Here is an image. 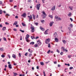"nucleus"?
<instances>
[{"label": "nucleus", "instance_id": "f257e3e1", "mask_svg": "<svg viewBox=\"0 0 76 76\" xmlns=\"http://www.w3.org/2000/svg\"><path fill=\"white\" fill-rule=\"evenodd\" d=\"M29 37V35L27 34L26 35V37L25 38V39L26 41L28 42H29V40H28V38Z\"/></svg>", "mask_w": 76, "mask_h": 76}, {"label": "nucleus", "instance_id": "f03ea898", "mask_svg": "<svg viewBox=\"0 0 76 76\" xmlns=\"http://www.w3.org/2000/svg\"><path fill=\"white\" fill-rule=\"evenodd\" d=\"M37 43L39 45H41V44H42L40 40H39L37 41Z\"/></svg>", "mask_w": 76, "mask_h": 76}, {"label": "nucleus", "instance_id": "7ed1b4c3", "mask_svg": "<svg viewBox=\"0 0 76 76\" xmlns=\"http://www.w3.org/2000/svg\"><path fill=\"white\" fill-rule=\"evenodd\" d=\"M53 36L54 38H57V37H58V35H57V32H55L53 35Z\"/></svg>", "mask_w": 76, "mask_h": 76}, {"label": "nucleus", "instance_id": "20e7f679", "mask_svg": "<svg viewBox=\"0 0 76 76\" xmlns=\"http://www.w3.org/2000/svg\"><path fill=\"white\" fill-rule=\"evenodd\" d=\"M50 39H47L46 40V41H45L46 44H47L48 43V42H50Z\"/></svg>", "mask_w": 76, "mask_h": 76}, {"label": "nucleus", "instance_id": "39448f33", "mask_svg": "<svg viewBox=\"0 0 76 76\" xmlns=\"http://www.w3.org/2000/svg\"><path fill=\"white\" fill-rule=\"evenodd\" d=\"M28 19H29V22H30V21H31V19H32V15H30V16H28Z\"/></svg>", "mask_w": 76, "mask_h": 76}, {"label": "nucleus", "instance_id": "423d86ee", "mask_svg": "<svg viewBox=\"0 0 76 76\" xmlns=\"http://www.w3.org/2000/svg\"><path fill=\"white\" fill-rule=\"evenodd\" d=\"M40 5H41V4H38L37 5V9L38 10H39V7H40Z\"/></svg>", "mask_w": 76, "mask_h": 76}, {"label": "nucleus", "instance_id": "0eeeda50", "mask_svg": "<svg viewBox=\"0 0 76 76\" xmlns=\"http://www.w3.org/2000/svg\"><path fill=\"white\" fill-rule=\"evenodd\" d=\"M40 45H39L38 43L34 45V47L36 48V47H38Z\"/></svg>", "mask_w": 76, "mask_h": 76}, {"label": "nucleus", "instance_id": "6e6552de", "mask_svg": "<svg viewBox=\"0 0 76 76\" xmlns=\"http://www.w3.org/2000/svg\"><path fill=\"white\" fill-rule=\"evenodd\" d=\"M26 13H25L23 14V15H21V16L23 17L24 18H26Z\"/></svg>", "mask_w": 76, "mask_h": 76}, {"label": "nucleus", "instance_id": "1a4fd4ad", "mask_svg": "<svg viewBox=\"0 0 76 76\" xmlns=\"http://www.w3.org/2000/svg\"><path fill=\"white\" fill-rule=\"evenodd\" d=\"M55 42H58V39L57 38H55Z\"/></svg>", "mask_w": 76, "mask_h": 76}, {"label": "nucleus", "instance_id": "9d476101", "mask_svg": "<svg viewBox=\"0 0 76 76\" xmlns=\"http://www.w3.org/2000/svg\"><path fill=\"white\" fill-rule=\"evenodd\" d=\"M28 51H29V53H31L33 52V50L30 49H29L28 50Z\"/></svg>", "mask_w": 76, "mask_h": 76}, {"label": "nucleus", "instance_id": "9b49d317", "mask_svg": "<svg viewBox=\"0 0 76 76\" xmlns=\"http://www.w3.org/2000/svg\"><path fill=\"white\" fill-rule=\"evenodd\" d=\"M40 29L42 31H45L44 28H42L41 26H40Z\"/></svg>", "mask_w": 76, "mask_h": 76}, {"label": "nucleus", "instance_id": "f8f14e48", "mask_svg": "<svg viewBox=\"0 0 76 76\" xmlns=\"http://www.w3.org/2000/svg\"><path fill=\"white\" fill-rule=\"evenodd\" d=\"M8 67L9 69H12V65L10 64L8 65Z\"/></svg>", "mask_w": 76, "mask_h": 76}, {"label": "nucleus", "instance_id": "ddd939ff", "mask_svg": "<svg viewBox=\"0 0 76 76\" xmlns=\"http://www.w3.org/2000/svg\"><path fill=\"white\" fill-rule=\"evenodd\" d=\"M53 23H54V22H51L50 24V26H52Z\"/></svg>", "mask_w": 76, "mask_h": 76}, {"label": "nucleus", "instance_id": "4468645a", "mask_svg": "<svg viewBox=\"0 0 76 76\" xmlns=\"http://www.w3.org/2000/svg\"><path fill=\"white\" fill-rule=\"evenodd\" d=\"M48 29H47L44 32V34L46 35L47 34H48V33H48Z\"/></svg>", "mask_w": 76, "mask_h": 76}, {"label": "nucleus", "instance_id": "2eb2a0df", "mask_svg": "<svg viewBox=\"0 0 76 76\" xmlns=\"http://www.w3.org/2000/svg\"><path fill=\"white\" fill-rule=\"evenodd\" d=\"M55 6H54L51 9V10H55Z\"/></svg>", "mask_w": 76, "mask_h": 76}, {"label": "nucleus", "instance_id": "dca6fc26", "mask_svg": "<svg viewBox=\"0 0 76 76\" xmlns=\"http://www.w3.org/2000/svg\"><path fill=\"white\" fill-rule=\"evenodd\" d=\"M32 16L33 18V19H34V20H35V18H36L35 15L34 14H32Z\"/></svg>", "mask_w": 76, "mask_h": 76}, {"label": "nucleus", "instance_id": "f3484780", "mask_svg": "<svg viewBox=\"0 0 76 76\" xmlns=\"http://www.w3.org/2000/svg\"><path fill=\"white\" fill-rule=\"evenodd\" d=\"M61 50H63V51H65V48L64 47H62L61 48Z\"/></svg>", "mask_w": 76, "mask_h": 76}, {"label": "nucleus", "instance_id": "a211bd4d", "mask_svg": "<svg viewBox=\"0 0 76 76\" xmlns=\"http://www.w3.org/2000/svg\"><path fill=\"white\" fill-rule=\"evenodd\" d=\"M12 57H13V58H16V55H15L14 54H13L12 55Z\"/></svg>", "mask_w": 76, "mask_h": 76}, {"label": "nucleus", "instance_id": "6ab92c4d", "mask_svg": "<svg viewBox=\"0 0 76 76\" xmlns=\"http://www.w3.org/2000/svg\"><path fill=\"white\" fill-rule=\"evenodd\" d=\"M6 29V27H4L2 28V30L3 31H5Z\"/></svg>", "mask_w": 76, "mask_h": 76}, {"label": "nucleus", "instance_id": "aec40b11", "mask_svg": "<svg viewBox=\"0 0 76 76\" xmlns=\"http://www.w3.org/2000/svg\"><path fill=\"white\" fill-rule=\"evenodd\" d=\"M42 13L44 15H45L46 16H47V15H46V14H45V12L44 11H43L42 12Z\"/></svg>", "mask_w": 76, "mask_h": 76}, {"label": "nucleus", "instance_id": "412c9836", "mask_svg": "<svg viewBox=\"0 0 76 76\" xmlns=\"http://www.w3.org/2000/svg\"><path fill=\"white\" fill-rule=\"evenodd\" d=\"M35 44V43L34 42H32L30 43V45H33V44Z\"/></svg>", "mask_w": 76, "mask_h": 76}, {"label": "nucleus", "instance_id": "4be33fe9", "mask_svg": "<svg viewBox=\"0 0 76 76\" xmlns=\"http://www.w3.org/2000/svg\"><path fill=\"white\" fill-rule=\"evenodd\" d=\"M31 30H34L35 29V27L34 26H31Z\"/></svg>", "mask_w": 76, "mask_h": 76}, {"label": "nucleus", "instance_id": "5701e85b", "mask_svg": "<svg viewBox=\"0 0 76 76\" xmlns=\"http://www.w3.org/2000/svg\"><path fill=\"white\" fill-rule=\"evenodd\" d=\"M40 64L41 65H42V66H44V62H40Z\"/></svg>", "mask_w": 76, "mask_h": 76}, {"label": "nucleus", "instance_id": "b1692460", "mask_svg": "<svg viewBox=\"0 0 76 76\" xmlns=\"http://www.w3.org/2000/svg\"><path fill=\"white\" fill-rule=\"evenodd\" d=\"M0 50L1 51H4V49H3V48H0Z\"/></svg>", "mask_w": 76, "mask_h": 76}, {"label": "nucleus", "instance_id": "393cba45", "mask_svg": "<svg viewBox=\"0 0 76 76\" xmlns=\"http://www.w3.org/2000/svg\"><path fill=\"white\" fill-rule=\"evenodd\" d=\"M22 24L23 26H26V24H25V23H22Z\"/></svg>", "mask_w": 76, "mask_h": 76}, {"label": "nucleus", "instance_id": "a878e982", "mask_svg": "<svg viewBox=\"0 0 76 76\" xmlns=\"http://www.w3.org/2000/svg\"><path fill=\"white\" fill-rule=\"evenodd\" d=\"M69 8L71 9V10H73V7H69Z\"/></svg>", "mask_w": 76, "mask_h": 76}, {"label": "nucleus", "instance_id": "bb28decb", "mask_svg": "<svg viewBox=\"0 0 76 76\" xmlns=\"http://www.w3.org/2000/svg\"><path fill=\"white\" fill-rule=\"evenodd\" d=\"M71 15H72V14L71 12H69V14L68 15V16L69 17L71 16Z\"/></svg>", "mask_w": 76, "mask_h": 76}, {"label": "nucleus", "instance_id": "cd10ccee", "mask_svg": "<svg viewBox=\"0 0 76 76\" xmlns=\"http://www.w3.org/2000/svg\"><path fill=\"white\" fill-rule=\"evenodd\" d=\"M20 31L21 32H23H23H25V31H24V30H22L21 29H20Z\"/></svg>", "mask_w": 76, "mask_h": 76}, {"label": "nucleus", "instance_id": "c85d7f7f", "mask_svg": "<svg viewBox=\"0 0 76 76\" xmlns=\"http://www.w3.org/2000/svg\"><path fill=\"white\" fill-rule=\"evenodd\" d=\"M62 41L64 44H65L66 43V41H65V40H62Z\"/></svg>", "mask_w": 76, "mask_h": 76}, {"label": "nucleus", "instance_id": "c756f323", "mask_svg": "<svg viewBox=\"0 0 76 76\" xmlns=\"http://www.w3.org/2000/svg\"><path fill=\"white\" fill-rule=\"evenodd\" d=\"M49 17L52 18V19L53 18V16L52 15H49Z\"/></svg>", "mask_w": 76, "mask_h": 76}, {"label": "nucleus", "instance_id": "7c9ffc66", "mask_svg": "<svg viewBox=\"0 0 76 76\" xmlns=\"http://www.w3.org/2000/svg\"><path fill=\"white\" fill-rule=\"evenodd\" d=\"M14 24H15V25H17V24H18V22L15 21V22Z\"/></svg>", "mask_w": 76, "mask_h": 76}, {"label": "nucleus", "instance_id": "2f4dec72", "mask_svg": "<svg viewBox=\"0 0 76 76\" xmlns=\"http://www.w3.org/2000/svg\"><path fill=\"white\" fill-rule=\"evenodd\" d=\"M1 57H2L3 58H4L5 57V56L4 55H1Z\"/></svg>", "mask_w": 76, "mask_h": 76}, {"label": "nucleus", "instance_id": "473e14b6", "mask_svg": "<svg viewBox=\"0 0 76 76\" xmlns=\"http://www.w3.org/2000/svg\"><path fill=\"white\" fill-rule=\"evenodd\" d=\"M5 24H6V25H9V23H8V22H6L5 23Z\"/></svg>", "mask_w": 76, "mask_h": 76}, {"label": "nucleus", "instance_id": "72a5a7b5", "mask_svg": "<svg viewBox=\"0 0 76 76\" xmlns=\"http://www.w3.org/2000/svg\"><path fill=\"white\" fill-rule=\"evenodd\" d=\"M31 38L33 39H35V37L33 36H31Z\"/></svg>", "mask_w": 76, "mask_h": 76}, {"label": "nucleus", "instance_id": "f704fd0d", "mask_svg": "<svg viewBox=\"0 0 76 76\" xmlns=\"http://www.w3.org/2000/svg\"><path fill=\"white\" fill-rule=\"evenodd\" d=\"M73 69V67H70L69 68V69L70 70H72V69Z\"/></svg>", "mask_w": 76, "mask_h": 76}, {"label": "nucleus", "instance_id": "c9c22d12", "mask_svg": "<svg viewBox=\"0 0 76 76\" xmlns=\"http://www.w3.org/2000/svg\"><path fill=\"white\" fill-rule=\"evenodd\" d=\"M41 22L42 23H44V20H41Z\"/></svg>", "mask_w": 76, "mask_h": 76}, {"label": "nucleus", "instance_id": "e433bc0d", "mask_svg": "<svg viewBox=\"0 0 76 76\" xmlns=\"http://www.w3.org/2000/svg\"><path fill=\"white\" fill-rule=\"evenodd\" d=\"M29 57H31V56H32V53H29Z\"/></svg>", "mask_w": 76, "mask_h": 76}, {"label": "nucleus", "instance_id": "4c0bfd02", "mask_svg": "<svg viewBox=\"0 0 76 76\" xmlns=\"http://www.w3.org/2000/svg\"><path fill=\"white\" fill-rule=\"evenodd\" d=\"M25 56H28V53H26L25 54Z\"/></svg>", "mask_w": 76, "mask_h": 76}, {"label": "nucleus", "instance_id": "58836bf2", "mask_svg": "<svg viewBox=\"0 0 76 76\" xmlns=\"http://www.w3.org/2000/svg\"><path fill=\"white\" fill-rule=\"evenodd\" d=\"M57 19L58 20H61V19L60 18H58Z\"/></svg>", "mask_w": 76, "mask_h": 76}, {"label": "nucleus", "instance_id": "ea45409f", "mask_svg": "<svg viewBox=\"0 0 76 76\" xmlns=\"http://www.w3.org/2000/svg\"><path fill=\"white\" fill-rule=\"evenodd\" d=\"M10 16V15H9V14H7L5 15V16Z\"/></svg>", "mask_w": 76, "mask_h": 76}, {"label": "nucleus", "instance_id": "a19ab883", "mask_svg": "<svg viewBox=\"0 0 76 76\" xmlns=\"http://www.w3.org/2000/svg\"><path fill=\"white\" fill-rule=\"evenodd\" d=\"M18 54L19 55V56H18L19 57H21V55H20V53H19Z\"/></svg>", "mask_w": 76, "mask_h": 76}, {"label": "nucleus", "instance_id": "79ce46f5", "mask_svg": "<svg viewBox=\"0 0 76 76\" xmlns=\"http://www.w3.org/2000/svg\"><path fill=\"white\" fill-rule=\"evenodd\" d=\"M50 50H49L48 52H47V53L48 54H49L50 53Z\"/></svg>", "mask_w": 76, "mask_h": 76}, {"label": "nucleus", "instance_id": "37998d69", "mask_svg": "<svg viewBox=\"0 0 76 76\" xmlns=\"http://www.w3.org/2000/svg\"><path fill=\"white\" fill-rule=\"evenodd\" d=\"M57 52H58V53H60V51L58 49H57Z\"/></svg>", "mask_w": 76, "mask_h": 76}, {"label": "nucleus", "instance_id": "c03bdc74", "mask_svg": "<svg viewBox=\"0 0 76 76\" xmlns=\"http://www.w3.org/2000/svg\"><path fill=\"white\" fill-rule=\"evenodd\" d=\"M3 39H4V41H7V40H6V38H5V37H4V38H3Z\"/></svg>", "mask_w": 76, "mask_h": 76}, {"label": "nucleus", "instance_id": "a18cd8bd", "mask_svg": "<svg viewBox=\"0 0 76 76\" xmlns=\"http://www.w3.org/2000/svg\"><path fill=\"white\" fill-rule=\"evenodd\" d=\"M70 20H71V22H72V21H73V19H72V18H70Z\"/></svg>", "mask_w": 76, "mask_h": 76}, {"label": "nucleus", "instance_id": "49530a36", "mask_svg": "<svg viewBox=\"0 0 76 76\" xmlns=\"http://www.w3.org/2000/svg\"><path fill=\"white\" fill-rule=\"evenodd\" d=\"M8 57L9 58H10V56L9 55H8Z\"/></svg>", "mask_w": 76, "mask_h": 76}, {"label": "nucleus", "instance_id": "de8ad7c7", "mask_svg": "<svg viewBox=\"0 0 76 76\" xmlns=\"http://www.w3.org/2000/svg\"><path fill=\"white\" fill-rule=\"evenodd\" d=\"M0 14H2V10H0Z\"/></svg>", "mask_w": 76, "mask_h": 76}, {"label": "nucleus", "instance_id": "09e8293b", "mask_svg": "<svg viewBox=\"0 0 76 76\" xmlns=\"http://www.w3.org/2000/svg\"><path fill=\"white\" fill-rule=\"evenodd\" d=\"M34 24H35L36 25H38V23H34Z\"/></svg>", "mask_w": 76, "mask_h": 76}, {"label": "nucleus", "instance_id": "8fccbe9b", "mask_svg": "<svg viewBox=\"0 0 76 76\" xmlns=\"http://www.w3.org/2000/svg\"><path fill=\"white\" fill-rule=\"evenodd\" d=\"M14 74L15 76H16V75H18V74H17V73H15V72H14Z\"/></svg>", "mask_w": 76, "mask_h": 76}, {"label": "nucleus", "instance_id": "3c124183", "mask_svg": "<svg viewBox=\"0 0 76 76\" xmlns=\"http://www.w3.org/2000/svg\"><path fill=\"white\" fill-rule=\"evenodd\" d=\"M31 32H34V30H31Z\"/></svg>", "mask_w": 76, "mask_h": 76}, {"label": "nucleus", "instance_id": "603ef678", "mask_svg": "<svg viewBox=\"0 0 76 76\" xmlns=\"http://www.w3.org/2000/svg\"><path fill=\"white\" fill-rule=\"evenodd\" d=\"M15 18L16 19H18V16H15Z\"/></svg>", "mask_w": 76, "mask_h": 76}, {"label": "nucleus", "instance_id": "864d4df0", "mask_svg": "<svg viewBox=\"0 0 76 76\" xmlns=\"http://www.w3.org/2000/svg\"><path fill=\"white\" fill-rule=\"evenodd\" d=\"M70 26L71 28H72V27H73V25H72V24H70Z\"/></svg>", "mask_w": 76, "mask_h": 76}, {"label": "nucleus", "instance_id": "5fc2aeb1", "mask_svg": "<svg viewBox=\"0 0 76 76\" xmlns=\"http://www.w3.org/2000/svg\"><path fill=\"white\" fill-rule=\"evenodd\" d=\"M14 31H17V30L16 29V28H14L13 29Z\"/></svg>", "mask_w": 76, "mask_h": 76}, {"label": "nucleus", "instance_id": "6e6d98bb", "mask_svg": "<svg viewBox=\"0 0 76 76\" xmlns=\"http://www.w3.org/2000/svg\"><path fill=\"white\" fill-rule=\"evenodd\" d=\"M43 74H44V76H45V72L44 71L43 72Z\"/></svg>", "mask_w": 76, "mask_h": 76}, {"label": "nucleus", "instance_id": "4d7b16f0", "mask_svg": "<svg viewBox=\"0 0 76 76\" xmlns=\"http://www.w3.org/2000/svg\"><path fill=\"white\" fill-rule=\"evenodd\" d=\"M31 69L34 70V67H32L31 68Z\"/></svg>", "mask_w": 76, "mask_h": 76}, {"label": "nucleus", "instance_id": "13d9d810", "mask_svg": "<svg viewBox=\"0 0 76 76\" xmlns=\"http://www.w3.org/2000/svg\"><path fill=\"white\" fill-rule=\"evenodd\" d=\"M0 28H2L3 27V26L2 24H0Z\"/></svg>", "mask_w": 76, "mask_h": 76}, {"label": "nucleus", "instance_id": "bf43d9fd", "mask_svg": "<svg viewBox=\"0 0 76 76\" xmlns=\"http://www.w3.org/2000/svg\"><path fill=\"white\" fill-rule=\"evenodd\" d=\"M50 43L48 44V47H50Z\"/></svg>", "mask_w": 76, "mask_h": 76}, {"label": "nucleus", "instance_id": "052dcab7", "mask_svg": "<svg viewBox=\"0 0 76 76\" xmlns=\"http://www.w3.org/2000/svg\"><path fill=\"white\" fill-rule=\"evenodd\" d=\"M71 56V57H72V56H71L70 55H68V58H70Z\"/></svg>", "mask_w": 76, "mask_h": 76}, {"label": "nucleus", "instance_id": "680f3d73", "mask_svg": "<svg viewBox=\"0 0 76 76\" xmlns=\"http://www.w3.org/2000/svg\"><path fill=\"white\" fill-rule=\"evenodd\" d=\"M55 18L57 19H58V17L57 16H55Z\"/></svg>", "mask_w": 76, "mask_h": 76}, {"label": "nucleus", "instance_id": "e2e57ef3", "mask_svg": "<svg viewBox=\"0 0 76 76\" xmlns=\"http://www.w3.org/2000/svg\"><path fill=\"white\" fill-rule=\"evenodd\" d=\"M63 53L62 52H61L60 53L61 55H63Z\"/></svg>", "mask_w": 76, "mask_h": 76}, {"label": "nucleus", "instance_id": "0e129e2a", "mask_svg": "<svg viewBox=\"0 0 76 76\" xmlns=\"http://www.w3.org/2000/svg\"><path fill=\"white\" fill-rule=\"evenodd\" d=\"M39 38V37H36V39H38V38Z\"/></svg>", "mask_w": 76, "mask_h": 76}, {"label": "nucleus", "instance_id": "69168bd1", "mask_svg": "<svg viewBox=\"0 0 76 76\" xmlns=\"http://www.w3.org/2000/svg\"><path fill=\"white\" fill-rule=\"evenodd\" d=\"M28 63H31V60H29L28 61Z\"/></svg>", "mask_w": 76, "mask_h": 76}, {"label": "nucleus", "instance_id": "338daca9", "mask_svg": "<svg viewBox=\"0 0 76 76\" xmlns=\"http://www.w3.org/2000/svg\"><path fill=\"white\" fill-rule=\"evenodd\" d=\"M10 2H12V1H13V0H10Z\"/></svg>", "mask_w": 76, "mask_h": 76}, {"label": "nucleus", "instance_id": "774afa93", "mask_svg": "<svg viewBox=\"0 0 76 76\" xmlns=\"http://www.w3.org/2000/svg\"><path fill=\"white\" fill-rule=\"evenodd\" d=\"M65 51L66 52H68V50H67L66 49H65Z\"/></svg>", "mask_w": 76, "mask_h": 76}]
</instances>
